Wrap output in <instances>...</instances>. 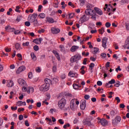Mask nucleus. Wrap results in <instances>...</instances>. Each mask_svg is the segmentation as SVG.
I'll use <instances>...</instances> for the list:
<instances>
[{
	"instance_id": "48",
	"label": "nucleus",
	"mask_w": 129,
	"mask_h": 129,
	"mask_svg": "<svg viewBox=\"0 0 129 129\" xmlns=\"http://www.w3.org/2000/svg\"><path fill=\"white\" fill-rule=\"evenodd\" d=\"M31 22L30 21H26L25 22V25L26 26V27H30L31 26Z\"/></svg>"
},
{
	"instance_id": "49",
	"label": "nucleus",
	"mask_w": 129,
	"mask_h": 129,
	"mask_svg": "<svg viewBox=\"0 0 129 129\" xmlns=\"http://www.w3.org/2000/svg\"><path fill=\"white\" fill-rule=\"evenodd\" d=\"M11 28L12 27L8 25L5 27V30H6V31H8V32H10Z\"/></svg>"
},
{
	"instance_id": "11",
	"label": "nucleus",
	"mask_w": 129,
	"mask_h": 129,
	"mask_svg": "<svg viewBox=\"0 0 129 129\" xmlns=\"http://www.w3.org/2000/svg\"><path fill=\"white\" fill-rule=\"evenodd\" d=\"M60 29L56 28L55 27H52L51 28V31L52 34L56 35V34H59L60 33Z\"/></svg>"
},
{
	"instance_id": "21",
	"label": "nucleus",
	"mask_w": 129,
	"mask_h": 129,
	"mask_svg": "<svg viewBox=\"0 0 129 129\" xmlns=\"http://www.w3.org/2000/svg\"><path fill=\"white\" fill-rule=\"evenodd\" d=\"M118 113V110H111L110 112V114L112 116H114V115H115L116 114H117Z\"/></svg>"
},
{
	"instance_id": "40",
	"label": "nucleus",
	"mask_w": 129,
	"mask_h": 129,
	"mask_svg": "<svg viewBox=\"0 0 129 129\" xmlns=\"http://www.w3.org/2000/svg\"><path fill=\"white\" fill-rule=\"evenodd\" d=\"M94 66H95V64H94V63H93V62L91 63L89 66L90 70H92Z\"/></svg>"
},
{
	"instance_id": "62",
	"label": "nucleus",
	"mask_w": 129,
	"mask_h": 129,
	"mask_svg": "<svg viewBox=\"0 0 129 129\" xmlns=\"http://www.w3.org/2000/svg\"><path fill=\"white\" fill-rule=\"evenodd\" d=\"M59 81V80H58V78H54L53 79V82H54V83H57Z\"/></svg>"
},
{
	"instance_id": "38",
	"label": "nucleus",
	"mask_w": 129,
	"mask_h": 129,
	"mask_svg": "<svg viewBox=\"0 0 129 129\" xmlns=\"http://www.w3.org/2000/svg\"><path fill=\"white\" fill-rule=\"evenodd\" d=\"M91 16V19L93 20V21H96V13L94 14L93 15Z\"/></svg>"
},
{
	"instance_id": "51",
	"label": "nucleus",
	"mask_w": 129,
	"mask_h": 129,
	"mask_svg": "<svg viewBox=\"0 0 129 129\" xmlns=\"http://www.w3.org/2000/svg\"><path fill=\"white\" fill-rule=\"evenodd\" d=\"M127 3V0H121L120 1L121 5H124V4H126Z\"/></svg>"
},
{
	"instance_id": "53",
	"label": "nucleus",
	"mask_w": 129,
	"mask_h": 129,
	"mask_svg": "<svg viewBox=\"0 0 129 129\" xmlns=\"http://www.w3.org/2000/svg\"><path fill=\"white\" fill-rule=\"evenodd\" d=\"M110 26H111V24H110V23H109V22L106 23L105 27L106 28H109V27H110Z\"/></svg>"
},
{
	"instance_id": "7",
	"label": "nucleus",
	"mask_w": 129,
	"mask_h": 129,
	"mask_svg": "<svg viewBox=\"0 0 129 129\" xmlns=\"http://www.w3.org/2000/svg\"><path fill=\"white\" fill-rule=\"evenodd\" d=\"M107 40L108 39L106 37H103L102 39V46L104 49H106L107 48L106 44H107Z\"/></svg>"
},
{
	"instance_id": "23",
	"label": "nucleus",
	"mask_w": 129,
	"mask_h": 129,
	"mask_svg": "<svg viewBox=\"0 0 129 129\" xmlns=\"http://www.w3.org/2000/svg\"><path fill=\"white\" fill-rule=\"evenodd\" d=\"M73 88H74L75 89L77 90L81 87V85H79V84H74L73 85Z\"/></svg>"
},
{
	"instance_id": "12",
	"label": "nucleus",
	"mask_w": 129,
	"mask_h": 129,
	"mask_svg": "<svg viewBox=\"0 0 129 129\" xmlns=\"http://www.w3.org/2000/svg\"><path fill=\"white\" fill-rule=\"evenodd\" d=\"M77 108V105H76L74 101L72 100L70 102V108L72 110H75V109H76Z\"/></svg>"
},
{
	"instance_id": "61",
	"label": "nucleus",
	"mask_w": 129,
	"mask_h": 129,
	"mask_svg": "<svg viewBox=\"0 0 129 129\" xmlns=\"http://www.w3.org/2000/svg\"><path fill=\"white\" fill-rule=\"evenodd\" d=\"M115 99L117 101V103H119V102H120V99H119V97H116L115 98Z\"/></svg>"
},
{
	"instance_id": "37",
	"label": "nucleus",
	"mask_w": 129,
	"mask_h": 129,
	"mask_svg": "<svg viewBox=\"0 0 129 129\" xmlns=\"http://www.w3.org/2000/svg\"><path fill=\"white\" fill-rule=\"evenodd\" d=\"M52 72L53 73H56V72H57V66H53L52 67Z\"/></svg>"
},
{
	"instance_id": "14",
	"label": "nucleus",
	"mask_w": 129,
	"mask_h": 129,
	"mask_svg": "<svg viewBox=\"0 0 129 129\" xmlns=\"http://www.w3.org/2000/svg\"><path fill=\"white\" fill-rule=\"evenodd\" d=\"M45 21L46 23H49V24H53L54 23H56L55 20H54V19L51 17H46Z\"/></svg>"
},
{
	"instance_id": "3",
	"label": "nucleus",
	"mask_w": 129,
	"mask_h": 129,
	"mask_svg": "<svg viewBox=\"0 0 129 129\" xmlns=\"http://www.w3.org/2000/svg\"><path fill=\"white\" fill-rule=\"evenodd\" d=\"M80 59H81V55L79 54H77L71 57V62H72V63H74V62L79 61V60H80Z\"/></svg>"
},
{
	"instance_id": "17",
	"label": "nucleus",
	"mask_w": 129,
	"mask_h": 129,
	"mask_svg": "<svg viewBox=\"0 0 129 129\" xmlns=\"http://www.w3.org/2000/svg\"><path fill=\"white\" fill-rule=\"evenodd\" d=\"M69 76H70V77H74L75 78H77V77H78V74L76 73H73L72 71H70L69 73Z\"/></svg>"
},
{
	"instance_id": "63",
	"label": "nucleus",
	"mask_w": 129,
	"mask_h": 129,
	"mask_svg": "<svg viewBox=\"0 0 129 129\" xmlns=\"http://www.w3.org/2000/svg\"><path fill=\"white\" fill-rule=\"evenodd\" d=\"M86 62H87V58H85L84 59V60L83 61V64L84 65H86L87 64Z\"/></svg>"
},
{
	"instance_id": "56",
	"label": "nucleus",
	"mask_w": 129,
	"mask_h": 129,
	"mask_svg": "<svg viewBox=\"0 0 129 129\" xmlns=\"http://www.w3.org/2000/svg\"><path fill=\"white\" fill-rule=\"evenodd\" d=\"M97 85H98V86H101V85H102V82L98 81L97 82Z\"/></svg>"
},
{
	"instance_id": "52",
	"label": "nucleus",
	"mask_w": 129,
	"mask_h": 129,
	"mask_svg": "<svg viewBox=\"0 0 129 129\" xmlns=\"http://www.w3.org/2000/svg\"><path fill=\"white\" fill-rule=\"evenodd\" d=\"M33 49L34 51H38L39 50V46L38 45H35L34 46Z\"/></svg>"
},
{
	"instance_id": "18",
	"label": "nucleus",
	"mask_w": 129,
	"mask_h": 129,
	"mask_svg": "<svg viewBox=\"0 0 129 129\" xmlns=\"http://www.w3.org/2000/svg\"><path fill=\"white\" fill-rule=\"evenodd\" d=\"M95 11L99 16H102L103 15V13H102V11H101L100 9L95 7L94 8Z\"/></svg>"
},
{
	"instance_id": "43",
	"label": "nucleus",
	"mask_w": 129,
	"mask_h": 129,
	"mask_svg": "<svg viewBox=\"0 0 129 129\" xmlns=\"http://www.w3.org/2000/svg\"><path fill=\"white\" fill-rule=\"evenodd\" d=\"M125 27L127 31H129V22H126L125 23Z\"/></svg>"
},
{
	"instance_id": "64",
	"label": "nucleus",
	"mask_w": 129,
	"mask_h": 129,
	"mask_svg": "<svg viewBox=\"0 0 129 129\" xmlns=\"http://www.w3.org/2000/svg\"><path fill=\"white\" fill-rule=\"evenodd\" d=\"M58 122H59L60 124H64V121H63V120L61 119H59L58 120Z\"/></svg>"
},
{
	"instance_id": "30",
	"label": "nucleus",
	"mask_w": 129,
	"mask_h": 129,
	"mask_svg": "<svg viewBox=\"0 0 129 129\" xmlns=\"http://www.w3.org/2000/svg\"><path fill=\"white\" fill-rule=\"evenodd\" d=\"M33 92H34V88H31V87H28L27 93H28V94H30V93H33Z\"/></svg>"
},
{
	"instance_id": "16",
	"label": "nucleus",
	"mask_w": 129,
	"mask_h": 129,
	"mask_svg": "<svg viewBox=\"0 0 129 129\" xmlns=\"http://www.w3.org/2000/svg\"><path fill=\"white\" fill-rule=\"evenodd\" d=\"M42 41L43 39L42 38H36L33 40V43H35L36 45H39Z\"/></svg>"
},
{
	"instance_id": "35",
	"label": "nucleus",
	"mask_w": 129,
	"mask_h": 129,
	"mask_svg": "<svg viewBox=\"0 0 129 129\" xmlns=\"http://www.w3.org/2000/svg\"><path fill=\"white\" fill-rule=\"evenodd\" d=\"M16 105L17 106H22V105H23V101H18L16 103Z\"/></svg>"
},
{
	"instance_id": "46",
	"label": "nucleus",
	"mask_w": 129,
	"mask_h": 129,
	"mask_svg": "<svg viewBox=\"0 0 129 129\" xmlns=\"http://www.w3.org/2000/svg\"><path fill=\"white\" fill-rule=\"evenodd\" d=\"M20 6H16L15 9V11L17 12V13H21V11L20 10Z\"/></svg>"
},
{
	"instance_id": "13",
	"label": "nucleus",
	"mask_w": 129,
	"mask_h": 129,
	"mask_svg": "<svg viewBox=\"0 0 129 129\" xmlns=\"http://www.w3.org/2000/svg\"><path fill=\"white\" fill-rule=\"evenodd\" d=\"M86 14L87 15H89L90 16H92L94 14H95V11L91 9H88L85 11Z\"/></svg>"
},
{
	"instance_id": "24",
	"label": "nucleus",
	"mask_w": 129,
	"mask_h": 129,
	"mask_svg": "<svg viewBox=\"0 0 129 129\" xmlns=\"http://www.w3.org/2000/svg\"><path fill=\"white\" fill-rule=\"evenodd\" d=\"M29 87H28V85L23 86L22 91L23 92H28Z\"/></svg>"
},
{
	"instance_id": "20",
	"label": "nucleus",
	"mask_w": 129,
	"mask_h": 129,
	"mask_svg": "<svg viewBox=\"0 0 129 129\" xmlns=\"http://www.w3.org/2000/svg\"><path fill=\"white\" fill-rule=\"evenodd\" d=\"M100 123H101V124L102 125H107L108 122H107V120H106V119H101L100 120Z\"/></svg>"
},
{
	"instance_id": "47",
	"label": "nucleus",
	"mask_w": 129,
	"mask_h": 129,
	"mask_svg": "<svg viewBox=\"0 0 129 129\" xmlns=\"http://www.w3.org/2000/svg\"><path fill=\"white\" fill-rule=\"evenodd\" d=\"M114 86L115 87H119L120 86V82L119 81H117V82L115 84Z\"/></svg>"
},
{
	"instance_id": "50",
	"label": "nucleus",
	"mask_w": 129,
	"mask_h": 129,
	"mask_svg": "<svg viewBox=\"0 0 129 129\" xmlns=\"http://www.w3.org/2000/svg\"><path fill=\"white\" fill-rule=\"evenodd\" d=\"M109 83L110 84H114V83H115V80L112 79L111 81H109Z\"/></svg>"
},
{
	"instance_id": "9",
	"label": "nucleus",
	"mask_w": 129,
	"mask_h": 129,
	"mask_svg": "<svg viewBox=\"0 0 129 129\" xmlns=\"http://www.w3.org/2000/svg\"><path fill=\"white\" fill-rule=\"evenodd\" d=\"M86 107V100H82L81 101L80 108L82 110H84Z\"/></svg>"
},
{
	"instance_id": "2",
	"label": "nucleus",
	"mask_w": 129,
	"mask_h": 129,
	"mask_svg": "<svg viewBox=\"0 0 129 129\" xmlns=\"http://www.w3.org/2000/svg\"><path fill=\"white\" fill-rule=\"evenodd\" d=\"M38 15L36 13H34L32 15H30L28 18V21L30 22V23H34L36 21V19H37V17Z\"/></svg>"
},
{
	"instance_id": "58",
	"label": "nucleus",
	"mask_w": 129,
	"mask_h": 129,
	"mask_svg": "<svg viewBox=\"0 0 129 129\" xmlns=\"http://www.w3.org/2000/svg\"><path fill=\"white\" fill-rule=\"evenodd\" d=\"M21 20H22V17L19 16L17 17V18L16 19V21H17V22H20Z\"/></svg>"
},
{
	"instance_id": "55",
	"label": "nucleus",
	"mask_w": 129,
	"mask_h": 129,
	"mask_svg": "<svg viewBox=\"0 0 129 129\" xmlns=\"http://www.w3.org/2000/svg\"><path fill=\"white\" fill-rule=\"evenodd\" d=\"M39 34H42V33H44L45 32V29H41L39 30L38 31Z\"/></svg>"
},
{
	"instance_id": "36",
	"label": "nucleus",
	"mask_w": 129,
	"mask_h": 129,
	"mask_svg": "<svg viewBox=\"0 0 129 129\" xmlns=\"http://www.w3.org/2000/svg\"><path fill=\"white\" fill-rule=\"evenodd\" d=\"M124 47V49H127V50L129 49V44L128 43H126V42L125 41V44L123 45Z\"/></svg>"
},
{
	"instance_id": "39",
	"label": "nucleus",
	"mask_w": 129,
	"mask_h": 129,
	"mask_svg": "<svg viewBox=\"0 0 129 129\" xmlns=\"http://www.w3.org/2000/svg\"><path fill=\"white\" fill-rule=\"evenodd\" d=\"M35 71L37 73H40L41 70V68L40 67H38L35 69Z\"/></svg>"
},
{
	"instance_id": "1",
	"label": "nucleus",
	"mask_w": 129,
	"mask_h": 129,
	"mask_svg": "<svg viewBox=\"0 0 129 129\" xmlns=\"http://www.w3.org/2000/svg\"><path fill=\"white\" fill-rule=\"evenodd\" d=\"M67 101L64 98H61L58 102V106L60 109H64Z\"/></svg>"
},
{
	"instance_id": "41",
	"label": "nucleus",
	"mask_w": 129,
	"mask_h": 129,
	"mask_svg": "<svg viewBox=\"0 0 129 129\" xmlns=\"http://www.w3.org/2000/svg\"><path fill=\"white\" fill-rule=\"evenodd\" d=\"M17 57H19V60H20V61H22V60H23V56L21 53L17 54Z\"/></svg>"
},
{
	"instance_id": "10",
	"label": "nucleus",
	"mask_w": 129,
	"mask_h": 129,
	"mask_svg": "<svg viewBox=\"0 0 129 129\" xmlns=\"http://www.w3.org/2000/svg\"><path fill=\"white\" fill-rule=\"evenodd\" d=\"M18 83L21 86H24L25 85L27 86V83H26V81H25L24 79L22 78H19L18 79Z\"/></svg>"
},
{
	"instance_id": "22",
	"label": "nucleus",
	"mask_w": 129,
	"mask_h": 129,
	"mask_svg": "<svg viewBox=\"0 0 129 129\" xmlns=\"http://www.w3.org/2000/svg\"><path fill=\"white\" fill-rule=\"evenodd\" d=\"M31 57L33 60L35 62V61H37V56L35 55V53L31 52Z\"/></svg>"
},
{
	"instance_id": "4",
	"label": "nucleus",
	"mask_w": 129,
	"mask_h": 129,
	"mask_svg": "<svg viewBox=\"0 0 129 129\" xmlns=\"http://www.w3.org/2000/svg\"><path fill=\"white\" fill-rule=\"evenodd\" d=\"M49 85L48 84H44L43 85H41L39 88V90L40 91H43L45 92L46 91H48L49 90Z\"/></svg>"
},
{
	"instance_id": "25",
	"label": "nucleus",
	"mask_w": 129,
	"mask_h": 129,
	"mask_svg": "<svg viewBox=\"0 0 129 129\" xmlns=\"http://www.w3.org/2000/svg\"><path fill=\"white\" fill-rule=\"evenodd\" d=\"M7 87H13L14 86V82L10 80L9 82L7 85Z\"/></svg>"
},
{
	"instance_id": "31",
	"label": "nucleus",
	"mask_w": 129,
	"mask_h": 129,
	"mask_svg": "<svg viewBox=\"0 0 129 129\" xmlns=\"http://www.w3.org/2000/svg\"><path fill=\"white\" fill-rule=\"evenodd\" d=\"M59 47L61 52H65V47H64V45L61 44Z\"/></svg>"
},
{
	"instance_id": "57",
	"label": "nucleus",
	"mask_w": 129,
	"mask_h": 129,
	"mask_svg": "<svg viewBox=\"0 0 129 129\" xmlns=\"http://www.w3.org/2000/svg\"><path fill=\"white\" fill-rule=\"evenodd\" d=\"M42 9H43V6L42 5H39L38 6V12H41Z\"/></svg>"
},
{
	"instance_id": "15",
	"label": "nucleus",
	"mask_w": 129,
	"mask_h": 129,
	"mask_svg": "<svg viewBox=\"0 0 129 129\" xmlns=\"http://www.w3.org/2000/svg\"><path fill=\"white\" fill-rule=\"evenodd\" d=\"M79 49V46L74 45L72 46V47L70 49L71 52H72V53H74V52H76L78 49Z\"/></svg>"
},
{
	"instance_id": "33",
	"label": "nucleus",
	"mask_w": 129,
	"mask_h": 129,
	"mask_svg": "<svg viewBox=\"0 0 129 129\" xmlns=\"http://www.w3.org/2000/svg\"><path fill=\"white\" fill-rule=\"evenodd\" d=\"M104 32H105V31L104 28L103 27H102L101 29H99V34H101V35H102Z\"/></svg>"
},
{
	"instance_id": "60",
	"label": "nucleus",
	"mask_w": 129,
	"mask_h": 129,
	"mask_svg": "<svg viewBox=\"0 0 129 129\" xmlns=\"http://www.w3.org/2000/svg\"><path fill=\"white\" fill-rule=\"evenodd\" d=\"M25 124L26 126H30V123L28 122V120L25 121Z\"/></svg>"
},
{
	"instance_id": "32",
	"label": "nucleus",
	"mask_w": 129,
	"mask_h": 129,
	"mask_svg": "<svg viewBox=\"0 0 129 129\" xmlns=\"http://www.w3.org/2000/svg\"><path fill=\"white\" fill-rule=\"evenodd\" d=\"M44 81L45 82V84H49V85H50V83H52V81L50 80V79H45Z\"/></svg>"
},
{
	"instance_id": "27",
	"label": "nucleus",
	"mask_w": 129,
	"mask_h": 129,
	"mask_svg": "<svg viewBox=\"0 0 129 129\" xmlns=\"http://www.w3.org/2000/svg\"><path fill=\"white\" fill-rule=\"evenodd\" d=\"M15 48L17 50H23V48L21 47V45L19 43H16L15 45Z\"/></svg>"
},
{
	"instance_id": "42",
	"label": "nucleus",
	"mask_w": 129,
	"mask_h": 129,
	"mask_svg": "<svg viewBox=\"0 0 129 129\" xmlns=\"http://www.w3.org/2000/svg\"><path fill=\"white\" fill-rule=\"evenodd\" d=\"M29 45H30V42H29L28 41L26 42V43L23 42L22 43V46H23V47H26V46L28 47Z\"/></svg>"
},
{
	"instance_id": "28",
	"label": "nucleus",
	"mask_w": 129,
	"mask_h": 129,
	"mask_svg": "<svg viewBox=\"0 0 129 129\" xmlns=\"http://www.w3.org/2000/svg\"><path fill=\"white\" fill-rule=\"evenodd\" d=\"M14 34L15 35H20V34H23V30H15Z\"/></svg>"
},
{
	"instance_id": "8",
	"label": "nucleus",
	"mask_w": 129,
	"mask_h": 129,
	"mask_svg": "<svg viewBox=\"0 0 129 129\" xmlns=\"http://www.w3.org/2000/svg\"><path fill=\"white\" fill-rule=\"evenodd\" d=\"M89 20V17L87 15H83L80 19L79 23H84Z\"/></svg>"
},
{
	"instance_id": "6",
	"label": "nucleus",
	"mask_w": 129,
	"mask_h": 129,
	"mask_svg": "<svg viewBox=\"0 0 129 129\" xmlns=\"http://www.w3.org/2000/svg\"><path fill=\"white\" fill-rule=\"evenodd\" d=\"M26 70V67L25 66H21V67H19L18 68V69L16 70V74H21L22 72H23V71H25Z\"/></svg>"
},
{
	"instance_id": "19",
	"label": "nucleus",
	"mask_w": 129,
	"mask_h": 129,
	"mask_svg": "<svg viewBox=\"0 0 129 129\" xmlns=\"http://www.w3.org/2000/svg\"><path fill=\"white\" fill-rule=\"evenodd\" d=\"M52 53L54 54V56H55L57 60L60 61L61 58L60 57V54H59V53H58V52H57L56 50H53Z\"/></svg>"
},
{
	"instance_id": "54",
	"label": "nucleus",
	"mask_w": 129,
	"mask_h": 129,
	"mask_svg": "<svg viewBox=\"0 0 129 129\" xmlns=\"http://www.w3.org/2000/svg\"><path fill=\"white\" fill-rule=\"evenodd\" d=\"M84 98L85 99H86V100H88V99L90 98V96H89V95H85L84 96Z\"/></svg>"
},
{
	"instance_id": "34",
	"label": "nucleus",
	"mask_w": 129,
	"mask_h": 129,
	"mask_svg": "<svg viewBox=\"0 0 129 129\" xmlns=\"http://www.w3.org/2000/svg\"><path fill=\"white\" fill-rule=\"evenodd\" d=\"M99 51V49L97 47H94L93 54H97V52Z\"/></svg>"
},
{
	"instance_id": "29",
	"label": "nucleus",
	"mask_w": 129,
	"mask_h": 129,
	"mask_svg": "<svg viewBox=\"0 0 129 129\" xmlns=\"http://www.w3.org/2000/svg\"><path fill=\"white\" fill-rule=\"evenodd\" d=\"M86 2V0H79L80 6H81V7H83V6L85 5Z\"/></svg>"
},
{
	"instance_id": "5",
	"label": "nucleus",
	"mask_w": 129,
	"mask_h": 129,
	"mask_svg": "<svg viewBox=\"0 0 129 129\" xmlns=\"http://www.w3.org/2000/svg\"><path fill=\"white\" fill-rule=\"evenodd\" d=\"M121 120V117L119 116H116L114 119L112 120V124L114 126L117 125L120 121Z\"/></svg>"
},
{
	"instance_id": "26",
	"label": "nucleus",
	"mask_w": 129,
	"mask_h": 129,
	"mask_svg": "<svg viewBox=\"0 0 129 129\" xmlns=\"http://www.w3.org/2000/svg\"><path fill=\"white\" fill-rule=\"evenodd\" d=\"M38 18L39 19H45V18H46V14L43 13H40L38 15Z\"/></svg>"
},
{
	"instance_id": "45",
	"label": "nucleus",
	"mask_w": 129,
	"mask_h": 129,
	"mask_svg": "<svg viewBox=\"0 0 129 129\" xmlns=\"http://www.w3.org/2000/svg\"><path fill=\"white\" fill-rule=\"evenodd\" d=\"M28 78L32 79L33 78V73L32 72H29L28 73Z\"/></svg>"
},
{
	"instance_id": "59",
	"label": "nucleus",
	"mask_w": 129,
	"mask_h": 129,
	"mask_svg": "<svg viewBox=\"0 0 129 129\" xmlns=\"http://www.w3.org/2000/svg\"><path fill=\"white\" fill-rule=\"evenodd\" d=\"M69 19H72L74 17V13H70L69 15Z\"/></svg>"
},
{
	"instance_id": "44",
	"label": "nucleus",
	"mask_w": 129,
	"mask_h": 129,
	"mask_svg": "<svg viewBox=\"0 0 129 129\" xmlns=\"http://www.w3.org/2000/svg\"><path fill=\"white\" fill-rule=\"evenodd\" d=\"M72 100H73V101H74V102L75 103H76V104L77 105H79V103H80L79 101L77 100V99H72Z\"/></svg>"
}]
</instances>
